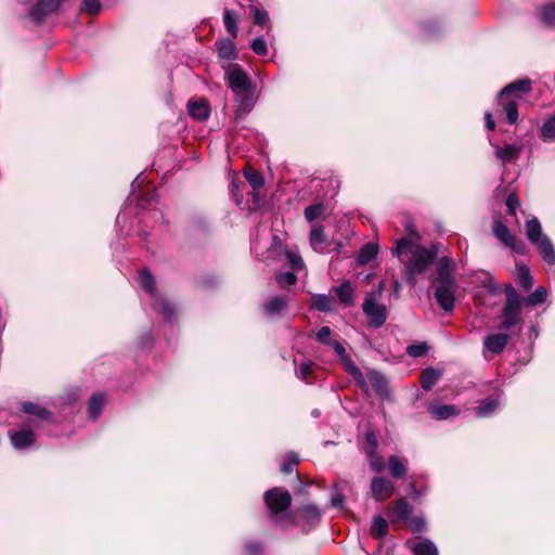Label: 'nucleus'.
I'll list each match as a JSON object with an SVG mask.
<instances>
[{"label":"nucleus","instance_id":"11","mask_svg":"<svg viewBox=\"0 0 555 555\" xmlns=\"http://www.w3.org/2000/svg\"><path fill=\"white\" fill-rule=\"evenodd\" d=\"M386 515L391 522H406L412 515V506L405 499H399L388 506Z\"/></svg>","mask_w":555,"mask_h":555},{"label":"nucleus","instance_id":"15","mask_svg":"<svg viewBox=\"0 0 555 555\" xmlns=\"http://www.w3.org/2000/svg\"><path fill=\"white\" fill-rule=\"evenodd\" d=\"M60 8L59 0H39L30 11V16L36 22H41L49 13Z\"/></svg>","mask_w":555,"mask_h":555},{"label":"nucleus","instance_id":"51","mask_svg":"<svg viewBox=\"0 0 555 555\" xmlns=\"http://www.w3.org/2000/svg\"><path fill=\"white\" fill-rule=\"evenodd\" d=\"M365 441H366V447H365L364 451L365 450H377L378 438L374 430H367L365 433Z\"/></svg>","mask_w":555,"mask_h":555},{"label":"nucleus","instance_id":"40","mask_svg":"<svg viewBox=\"0 0 555 555\" xmlns=\"http://www.w3.org/2000/svg\"><path fill=\"white\" fill-rule=\"evenodd\" d=\"M313 366L314 363L311 361L301 362L296 369V376L307 384H312L313 380L311 379V375Z\"/></svg>","mask_w":555,"mask_h":555},{"label":"nucleus","instance_id":"18","mask_svg":"<svg viewBox=\"0 0 555 555\" xmlns=\"http://www.w3.org/2000/svg\"><path fill=\"white\" fill-rule=\"evenodd\" d=\"M310 245L317 253L323 254L327 250V241L322 225L314 224L309 236Z\"/></svg>","mask_w":555,"mask_h":555},{"label":"nucleus","instance_id":"52","mask_svg":"<svg viewBox=\"0 0 555 555\" xmlns=\"http://www.w3.org/2000/svg\"><path fill=\"white\" fill-rule=\"evenodd\" d=\"M406 522L414 532H422L426 528V522L423 517H410Z\"/></svg>","mask_w":555,"mask_h":555},{"label":"nucleus","instance_id":"20","mask_svg":"<svg viewBox=\"0 0 555 555\" xmlns=\"http://www.w3.org/2000/svg\"><path fill=\"white\" fill-rule=\"evenodd\" d=\"M35 439V433L30 429H21L10 435L11 443L17 450L30 447Z\"/></svg>","mask_w":555,"mask_h":555},{"label":"nucleus","instance_id":"31","mask_svg":"<svg viewBox=\"0 0 555 555\" xmlns=\"http://www.w3.org/2000/svg\"><path fill=\"white\" fill-rule=\"evenodd\" d=\"M412 552L414 555H438L437 546L428 539L413 544Z\"/></svg>","mask_w":555,"mask_h":555},{"label":"nucleus","instance_id":"28","mask_svg":"<svg viewBox=\"0 0 555 555\" xmlns=\"http://www.w3.org/2000/svg\"><path fill=\"white\" fill-rule=\"evenodd\" d=\"M300 517L309 525L308 530L321 519V512L315 505H306L299 511Z\"/></svg>","mask_w":555,"mask_h":555},{"label":"nucleus","instance_id":"17","mask_svg":"<svg viewBox=\"0 0 555 555\" xmlns=\"http://www.w3.org/2000/svg\"><path fill=\"white\" fill-rule=\"evenodd\" d=\"M508 340L509 336L507 334L500 333L489 335L483 340L485 350L493 354H499L504 350Z\"/></svg>","mask_w":555,"mask_h":555},{"label":"nucleus","instance_id":"38","mask_svg":"<svg viewBox=\"0 0 555 555\" xmlns=\"http://www.w3.org/2000/svg\"><path fill=\"white\" fill-rule=\"evenodd\" d=\"M365 454L371 469L375 473H382L385 468V463L377 450H365Z\"/></svg>","mask_w":555,"mask_h":555},{"label":"nucleus","instance_id":"57","mask_svg":"<svg viewBox=\"0 0 555 555\" xmlns=\"http://www.w3.org/2000/svg\"><path fill=\"white\" fill-rule=\"evenodd\" d=\"M505 204H506L508 214L516 215V210L519 206V201L517 199V197L513 194L508 195Z\"/></svg>","mask_w":555,"mask_h":555},{"label":"nucleus","instance_id":"10","mask_svg":"<svg viewBox=\"0 0 555 555\" xmlns=\"http://www.w3.org/2000/svg\"><path fill=\"white\" fill-rule=\"evenodd\" d=\"M456 283L452 282L439 284L435 289V298L438 305L444 310L450 311L454 307Z\"/></svg>","mask_w":555,"mask_h":555},{"label":"nucleus","instance_id":"45","mask_svg":"<svg viewBox=\"0 0 555 555\" xmlns=\"http://www.w3.org/2000/svg\"><path fill=\"white\" fill-rule=\"evenodd\" d=\"M541 20L551 27H555V4H548L540 11Z\"/></svg>","mask_w":555,"mask_h":555},{"label":"nucleus","instance_id":"48","mask_svg":"<svg viewBox=\"0 0 555 555\" xmlns=\"http://www.w3.org/2000/svg\"><path fill=\"white\" fill-rule=\"evenodd\" d=\"M250 11L253 13L255 24H258V25L267 24L269 16L264 10H260L258 7L251 5Z\"/></svg>","mask_w":555,"mask_h":555},{"label":"nucleus","instance_id":"37","mask_svg":"<svg viewBox=\"0 0 555 555\" xmlns=\"http://www.w3.org/2000/svg\"><path fill=\"white\" fill-rule=\"evenodd\" d=\"M218 54L224 60H234L236 57V50L231 40H221L218 43Z\"/></svg>","mask_w":555,"mask_h":555},{"label":"nucleus","instance_id":"26","mask_svg":"<svg viewBox=\"0 0 555 555\" xmlns=\"http://www.w3.org/2000/svg\"><path fill=\"white\" fill-rule=\"evenodd\" d=\"M105 403L103 393H94L88 402V414L89 417L95 420L101 414Z\"/></svg>","mask_w":555,"mask_h":555},{"label":"nucleus","instance_id":"21","mask_svg":"<svg viewBox=\"0 0 555 555\" xmlns=\"http://www.w3.org/2000/svg\"><path fill=\"white\" fill-rule=\"evenodd\" d=\"M367 389L370 386L380 396L388 395V382L383 374L377 371H370L365 376Z\"/></svg>","mask_w":555,"mask_h":555},{"label":"nucleus","instance_id":"50","mask_svg":"<svg viewBox=\"0 0 555 555\" xmlns=\"http://www.w3.org/2000/svg\"><path fill=\"white\" fill-rule=\"evenodd\" d=\"M298 462H299V459H298L297 454L291 453L287 455L286 461L283 463L281 470L284 474H289V473H292L293 468L298 464Z\"/></svg>","mask_w":555,"mask_h":555},{"label":"nucleus","instance_id":"35","mask_svg":"<svg viewBox=\"0 0 555 555\" xmlns=\"http://www.w3.org/2000/svg\"><path fill=\"white\" fill-rule=\"evenodd\" d=\"M388 532V522L382 516H375L371 526V534L374 538H383Z\"/></svg>","mask_w":555,"mask_h":555},{"label":"nucleus","instance_id":"27","mask_svg":"<svg viewBox=\"0 0 555 555\" xmlns=\"http://www.w3.org/2000/svg\"><path fill=\"white\" fill-rule=\"evenodd\" d=\"M389 473L393 478H402L406 474V461L401 460L397 455H391L388 460Z\"/></svg>","mask_w":555,"mask_h":555},{"label":"nucleus","instance_id":"33","mask_svg":"<svg viewBox=\"0 0 555 555\" xmlns=\"http://www.w3.org/2000/svg\"><path fill=\"white\" fill-rule=\"evenodd\" d=\"M439 376H440L439 372L436 371L435 369H433V367L425 369L421 375L422 387L425 390H430L433 388V386L438 382Z\"/></svg>","mask_w":555,"mask_h":555},{"label":"nucleus","instance_id":"36","mask_svg":"<svg viewBox=\"0 0 555 555\" xmlns=\"http://www.w3.org/2000/svg\"><path fill=\"white\" fill-rule=\"evenodd\" d=\"M517 284L525 291L531 288L533 285V278L529 269L525 266H520L517 268Z\"/></svg>","mask_w":555,"mask_h":555},{"label":"nucleus","instance_id":"22","mask_svg":"<svg viewBox=\"0 0 555 555\" xmlns=\"http://www.w3.org/2000/svg\"><path fill=\"white\" fill-rule=\"evenodd\" d=\"M288 296H273L264 302L263 310L268 315L274 317L280 314L283 310H285L288 306Z\"/></svg>","mask_w":555,"mask_h":555},{"label":"nucleus","instance_id":"6","mask_svg":"<svg viewBox=\"0 0 555 555\" xmlns=\"http://www.w3.org/2000/svg\"><path fill=\"white\" fill-rule=\"evenodd\" d=\"M140 285L141 287L151 295L152 308L160 313L165 320L170 321L175 315V308L158 296L156 292V282L154 276L149 270H142L140 272Z\"/></svg>","mask_w":555,"mask_h":555},{"label":"nucleus","instance_id":"19","mask_svg":"<svg viewBox=\"0 0 555 555\" xmlns=\"http://www.w3.org/2000/svg\"><path fill=\"white\" fill-rule=\"evenodd\" d=\"M340 361L344 370L350 376H352V378L365 392H367V383L365 376L363 375L361 370L356 365V363L351 360V358L349 356H344V358Z\"/></svg>","mask_w":555,"mask_h":555},{"label":"nucleus","instance_id":"5","mask_svg":"<svg viewBox=\"0 0 555 555\" xmlns=\"http://www.w3.org/2000/svg\"><path fill=\"white\" fill-rule=\"evenodd\" d=\"M264 502L273 521H282L292 504V495L287 490L273 488L264 493Z\"/></svg>","mask_w":555,"mask_h":555},{"label":"nucleus","instance_id":"55","mask_svg":"<svg viewBox=\"0 0 555 555\" xmlns=\"http://www.w3.org/2000/svg\"><path fill=\"white\" fill-rule=\"evenodd\" d=\"M339 483L333 486L334 493L332 494L331 503L333 507H341L344 503V495L338 492Z\"/></svg>","mask_w":555,"mask_h":555},{"label":"nucleus","instance_id":"49","mask_svg":"<svg viewBox=\"0 0 555 555\" xmlns=\"http://www.w3.org/2000/svg\"><path fill=\"white\" fill-rule=\"evenodd\" d=\"M253 51L258 55H267L268 47L267 42L262 37L255 38L250 44Z\"/></svg>","mask_w":555,"mask_h":555},{"label":"nucleus","instance_id":"8","mask_svg":"<svg viewBox=\"0 0 555 555\" xmlns=\"http://www.w3.org/2000/svg\"><path fill=\"white\" fill-rule=\"evenodd\" d=\"M493 234L498 240H500L504 245L513 249L518 254H522L525 251V245L522 241L517 238L509 229L502 223L500 220H495L492 227Z\"/></svg>","mask_w":555,"mask_h":555},{"label":"nucleus","instance_id":"42","mask_svg":"<svg viewBox=\"0 0 555 555\" xmlns=\"http://www.w3.org/2000/svg\"><path fill=\"white\" fill-rule=\"evenodd\" d=\"M540 131L544 141H552L555 139V114L550 116L543 122Z\"/></svg>","mask_w":555,"mask_h":555},{"label":"nucleus","instance_id":"41","mask_svg":"<svg viewBox=\"0 0 555 555\" xmlns=\"http://www.w3.org/2000/svg\"><path fill=\"white\" fill-rule=\"evenodd\" d=\"M311 308L321 312H328L332 309V300L327 295H314L312 297Z\"/></svg>","mask_w":555,"mask_h":555},{"label":"nucleus","instance_id":"44","mask_svg":"<svg viewBox=\"0 0 555 555\" xmlns=\"http://www.w3.org/2000/svg\"><path fill=\"white\" fill-rule=\"evenodd\" d=\"M546 297H547V292H546V288L543 287V286H539L534 289L533 293H531L527 299H526V304L528 306H537L539 304H542L546 300Z\"/></svg>","mask_w":555,"mask_h":555},{"label":"nucleus","instance_id":"32","mask_svg":"<svg viewBox=\"0 0 555 555\" xmlns=\"http://www.w3.org/2000/svg\"><path fill=\"white\" fill-rule=\"evenodd\" d=\"M22 411L40 420H48L51 416L50 411L33 402H24L22 405Z\"/></svg>","mask_w":555,"mask_h":555},{"label":"nucleus","instance_id":"58","mask_svg":"<svg viewBox=\"0 0 555 555\" xmlns=\"http://www.w3.org/2000/svg\"><path fill=\"white\" fill-rule=\"evenodd\" d=\"M330 346H332V348L334 349V352L337 356H339L340 360L344 358V356H348L346 353V350H345L344 346L340 343L334 340V341L330 343Z\"/></svg>","mask_w":555,"mask_h":555},{"label":"nucleus","instance_id":"60","mask_svg":"<svg viewBox=\"0 0 555 555\" xmlns=\"http://www.w3.org/2000/svg\"><path fill=\"white\" fill-rule=\"evenodd\" d=\"M247 550H248L249 555H259L261 547L259 544L253 543V544L247 545Z\"/></svg>","mask_w":555,"mask_h":555},{"label":"nucleus","instance_id":"62","mask_svg":"<svg viewBox=\"0 0 555 555\" xmlns=\"http://www.w3.org/2000/svg\"><path fill=\"white\" fill-rule=\"evenodd\" d=\"M59 1L61 2L62 0H59Z\"/></svg>","mask_w":555,"mask_h":555},{"label":"nucleus","instance_id":"56","mask_svg":"<svg viewBox=\"0 0 555 555\" xmlns=\"http://www.w3.org/2000/svg\"><path fill=\"white\" fill-rule=\"evenodd\" d=\"M330 336H331V328L328 326H322L317 333V338L322 344L330 345V343L332 341L330 339Z\"/></svg>","mask_w":555,"mask_h":555},{"label":"nucleus","instance_id":"23","mask_svg":"<svg viewBox=\"0 0 555 555\" xmlns=\"http://www.w3.org/2000/svg\"><path fill=\"white\" fill-rule=\"evenodd\" d=\"M188 111L190 116L197 120L207 119L210 113L209 104L206 100L190 101Z\"/></svg>","mask_w":555,"mask_h":555},{"label":"nucleus","instance_id":"7","mask_svg":"<svg viewBox=\"0 0 555 555\" xmlns=\"http://www.w3.org/2000/svg\"><path fill=\"white\" fill-rule=\"evenodd\" d=\"M504 293L506 295V302L503 309V322L500 328L507 331L520 320V296L511 284L504 287Z\"/></svg>","mask_w":555,"mask_h":555},{"label":"nucleus","instance_id":"4","mask_svg":"<svg viewBox=\"0 0 555 555\" xmlns=\"http://www.w3.org/2000/svg\"><path fill=\"white\" fill-rule=\"evenodd\" d=\"M383 283L380 282L377 289L371 291L366 294L362 304V310L367 317L369 326L373 328L382 327L387 320V308L384 304L379 302L383 294Z\"/></svg>","mask_w":555,"mask_h":555},{"label":"nucleus","instance_id":"43","mask_svg":"<svg viewBox=\"0 0 555 555\" xmlns=\"http://www.w3.org/2000/svg\"><path fill=\"white\" fill-rule=\"evenodd\" d=\"M246 180L251 185V188L256 191L261 188L264 183L263 177L260 172L255 170L254 168H248L244 172Z\"/></svg>","mask_w":555,"mask_h":555},{"label":"nucleus","instance_id":"1","mask_svg":"<svg viewBox=\"0 0 555 555\" xmlns=\"http://www.w3.org/2000/svg\"><path fill=\"white\" fill-rule=\"evenodd\" d=\"M395 253L399 257L410 254L406 263V271L408 281L411 284H415V275L425 273L438 256V249L436 246L426 248L424 246L413 244L408 238H401L397 242Z\"/></svg>","mask_w":555,"mask_h":555},{"label":"nucleus","instance_id":"39","mask_svg":"<svg viewBox=\"0 0 555 555\" xmlns=\"http://www.w3.org/2000/svg\"><path fill=\"white\" fill-rule=\"evenodd\" d=\"M223 23L228 33L232 36V38H236L237 36V18L236 14L231 10H224L223 12Z\"/></svg>","mask_w":555,"mask_h":555},{"label":"nucleus","instance_id":"14","mask_svg":"<svg viewBox=\"0 0 555 555\" xmlns=\"http://www.w3.org/2000/svg\"><path fill=\"white\" fill-rule=\"evenodd\" d=\"M494 147V154L498 159H500L503 164L516 160L522 150L521 143H512L505 146H500L496 144H492Z\"/></svg>","mask_w":555,"mask_h":555},{"label":"nucleus","instance_id":"16","mask_svg":"<svg viewBox=\"0 0 555 555\" xmlns=\"http://www.w3.org/2000/svg\"><path fill=\"white\" fill-rule=\"evenodd\" d=\"M60 8L59 0H39L30 11V16L36 22H41L49 13Z\"/></svg>","mask_w":555,"mask_h":555},{"label":"nucleus","instance_id":"46","mask_svg":"<svg viewBox=\"0 0 555 555\" xmlns=\"http://www.w3.org/2000/svg\"><path fill=\"white\" fill-rule=\"evenodd\" d=\"M275 279L281 287L294 285L297 281V276L292 272H280Z\"/></svg>","mask_w":555,"mask_h":555},{"label":"nucleus","instance_id":"2","mask_svg":"<svg viewBox=\"0 0 555 555\" xmlns=\"http://www.w3.org/2000/svg\"><path fill=\"white\" fill-rule=\"evenodd\" d=\"M531 91V80L528 78L511 82L498 95V105L506 115V120L514 125L518 120V105L525 101Z\"/></svg>","mask_w":555,"mask_h":555},{"label":"nucleus","instance_id":"53","mask_svg":"<svg viewBox=\"0 0 555 555\" xmlns=\"http://www.w3.org/2000/svg\"><path fill=\"white\" fill-rule=\"evenodd\" d=\"M82 9L85 12L94 15L101 10V3L99 0H85Z\"/></svg>","mask_w":555,"mask_h":555},{"label":"nucleus","instance_id":"3","mask_svg":"<svg viewBox=\"0 0 555 555\" xmlns=\"http://www.w3.org/2000/svg\"><path fill=\"white\" fill-rule=\"evenodd\" d=\"M526 235L532 243L542 259L551 266H555V248L550 237L543 234L542 227L538 218L533 217L526 222Z\"/></svg>","mask_w":555,"mask_h":555},{"label":"nucleus","instance_id":"29","mask_svg":"<svg viewBox=\"0 0 555 555\" xmlns=\"http://www.w3.org/2000/svg\"><path fill=\"white\" fill-rule=\"evenodd\" d=\"M304 215H305L306 220L310 223L317 219L325 220L327 217L326 208L322 203H317V204L306 207Z\"/></svg>","mask_w":555,"mask_h":555},{"label":"nucleus","instance_id":"61","mask_svg":"<svg viewBox=\"0 0 555 555\" xmlns=\"http://www.w3.org/2000/svg\"><path fill=\"white\" fill-rule=\"evenodd\" d=\"M312 415L317 417V416L319 415V411H317V410H315V411H313V412H312Z\"/></svg>","mask_w":555,"mask_h":555},{"label":"nucleus","instance_id":"9","mask_svg":"<svg viewBox=\"0 0 555 555\" xmlns=\"http://www.w3.org/2000/svg\"><path fill=\"white\" fill-rule=\"evenodd\" d=\"M228 86L235 93H246L250 90V79L247 74L237 65H232L227 72Z\"/></svg>","mask_w":555,"mask_h":555},{"label":"nucleus","instance_id":"13","mask_svg":"<svg viewBox=\"0 0 555 555\" xmlns=\"http://www.w3.org/2000/svg\"><path fill=\"white\" fill-rule=\"evenodd\" d=\"M456 264L453 259L443 256L439 259L435 281L439 284L455 282L452 273L454 272Z\"/></svg>","mask_w":555,"mask_h":555},{"label":"nucleus","instance_id":"30","mask_svg":"<svg viewBox=\"0 0 555 555\" xmlns=\"http://www.w3.org/2000/svg\"><path fill=\"white\" fill-rule=\"evenodd\" d=\"M428 411L435 420H446L457 414L455 406L450 404L431 405Z\"/></svg>","mask_w":555,"mask_h":555},{"label":"nucleus","instance_id":"59","mask_svg":"<svg viewBox=\"0 0 555 555\" xmlns=\"http://www.w3.org/2000/svg\"><path fill=\"white\" fill-rule=\"evenodd\" d=\"M485 119H486V127L488 128V130L493 131L495 128V122H494L490 112H486Z\"/></svg>","mask_w":555,"mask_h":555},{"label":"nucleus","instance_id":"24","mask_svg":"<svg viewBox=\"0 0 555 555\" xmlns=\"http://www.w3.org/2000/svg\"><path fill=\"white\" fill-rule=\"evenodd\" d=\"M378 254V246L375 243H366L362 246L357 256V262L360 266H364L372 261Z\"/></svg>","mask_w":555,"mask_h":555},{"label":"nucleus","instance_id":"54","mask_svg":"<svg viewBox=\"0 0 555 555\" xmlns=\"http://www.w3.org/2000/svg\"><path fill=\"white\" fill-rule=\"evenodd\" d=\"M286 257H287L289 266L294 270H300L304 268V260L299 255H296V254L289 251L286 254Z\"/></svg>","mask_w":555,"mask_h":555},{"label":"nucleus","instance_id":"12","mask_svg":"<svg viewBox=\"0 0 555 555\" xmlns=\"http://www.w3.org/2000/svg\"><path fill=\"white\" fill-rule=\"evenodd\" d=\"M372 496L377 502H384L395 492V485L384 477H374L371 482Z\"/></svg>","mask_w":555,"mask_h":555},{"label":"nucleus","instance_id":"25","mask_svg":"<svg viewBox=\"0 0 555 555\" xmlns=\"http://www.w3.org/2000/svg\"><path fill=\"white\" fill-rule=\"evenodd\" d=\"M336 295L338 300L345 306L353 304L354 288L350 281H344L337 288Z\"/></svg>","mask_w":555,"mask_h":555},{"label":"nucleus","instance_id":"47","mask_svg":"<svg viewBox=\"0 0 555 555\" xmlns=\"http://www.w3.org/2000/svg\"><path fill=\"white\" fill-rule=\"evenodd\" d=\"M428 347L426 344L410 345L406 347V353L412 358H420L426 354Z\"/></svg>","mask_w":555,"mask_h":555},{"label":"nucleus","instance_id":"34","mask_svg":"<svg viewBox=\"0 0 555 555\" xmlns=\"http://www.w3.org/2000/svg\"><path fill=\"white\" fill-rule=\"evenodd\" d=\"M499 406H500L499 399H494V398L487 399L485 402H482L480 405H478L476 408V414L479 417H488L492 413H494Z\"/></svg>","mask_w":555,"mask_h":555}]
</instances>
